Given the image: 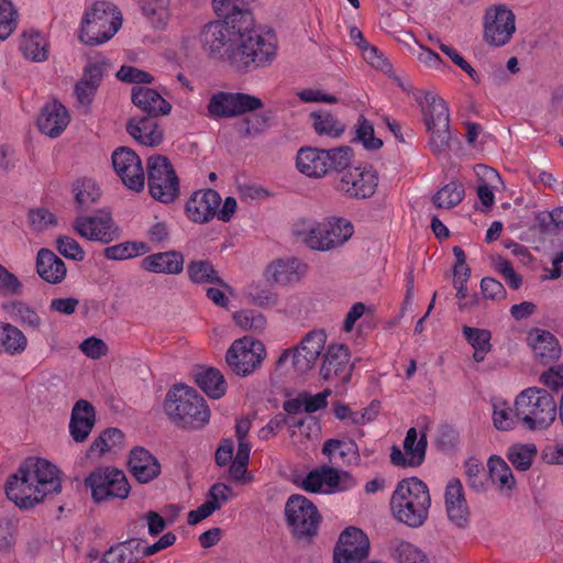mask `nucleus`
<instances>
[{"label": "nucleus", "mask_w": 563, "mask_h": 563, "mask_svg": "<svg viewBox=\"0 0 563 563\" xmlns=\"http://www.w3.org/2000/svg\"><path fill=\"white\" fill-rule=\"evenodd\" d=\"M285 512L288 525L298 536H312L317 532L320 516L317 507L302 495L288 498Z\"/></svg>", "instance_id": "obj_18"}, {"label": "nucleus", "mask_w": 563, "mask_h": 563, "mask_svg": "<svg viewBox=\"0 0 563 563\" xmlns=\"http://www.w3.org/2000/svg\"><path fill=\"white\" fill-rule=\"evenodd\" d=\"M495 271L506 280V283L514 289L520 288L522 278L517 274L511 263L500 256L493 260Z\"/></svg>", "instance_id": "obj_62"}, {"label": "nucleus", "mask_w": 563, "mask_h": 563, "mask_svg": "<svg viewBox=\"0 0 563 563\" xmlns=\"http://www.w3.org/2000/svg\"><path fill=\"white\" fill-rule=\"evenodd\" d=\"M492 421L498 431H512L520 426L518 410L501 398L492 400Z\"/></svg>", "instance_id": "obj_43"}, {"label": "nucleus", "mask_w": 563, "mask_h": 563, "mask_svg": "<svg viewBox=\"0 0 563 563\" xmlns=\"http://www.w3.org/2000/svg\"><path fill=\"white\" fill-rule=\"evenodd\" d=\"M307 273V265L296 257H284L272 261L264 271L268 282L280 286L298 283Z\"/></svg>", "instance_id": "obj_27"}, {"label": "nucleus", "mask_w": 563, "mask_h": 563, "mask_svg": "<svg viewBox=\"0 0 563 563\" xmlns=\"http://www.w3.org/2000/svg\"><path fill=\"white\" fill-rule=\"evenodd\" d=\"M369 554V539L356 527L344 529L334 549V563H362Z\"/></svg>", "instance_id": "obj_19"}, {"label": "nucleus", "mask_w": 563, "mask_h": 563, "mask_svg": "<svg viewBox=\"0 0 563 563\" xmlns=\"http://www.w3.org/2000/svg\"><path fill=\"white\" fill-rule=\"evenodd\" d=\"M263 107L260 98L243 92L218 91L207 104V114L211 119L233 118Z\"/></svg>", "instance_id": "obj_16"}, {"label": "nucleus", "mask_w": 563, "mask_h": 563, "mask_svg": "<svg viewBox=\"0 0 563 563\" xmlns=\"http://www.w3.org/2000/svg\"><path fill=\"white\" fill-rule=\"evenodd\" d=\"M463 334L467 343L473 347V358L475 362L481 363L485 360L490 351L492 333L486 329L473 328L464 325L462 328Z\"/></svg>", "instance_id": "obj_49"}, {"label": "nucleus", "mask_w": 563, "mask_h": 563, "mask_svg": "<svg viewBox=\"0 0 563 563\" xmlns=\"http://www.w3.org/2000/svg\"><path fill=\"white\" fill-rule=\"evenodd\" d=\"M141 267L148 273L177 275L184 269V256L176 251L150 254L143 257Z\"/></svg>", "instance_id": "obj_32"}, {"label": "nucleus", "mask_w": 563, "mask_h": 563, "mask_svg": "<svg viewBox=\"0 0 563 563\" xmlns=\"http://www.w3.org/2000/svg\"><path fill=\"white\" fill-rule=\"evenodd\" d=\"M95 424V409L87 400H78L73 410L69 422V432L76 442H84L90 434Z\"/></svg>", "instance_id": "obj_36"}, {"label": "nucleus", "mask_w": 563, "mask_h": 563, "mask_svg": "<svg viewBox=\"0 0 563 563\" xmlns=\"http://www.w3.org/2000/svg\"><path fill=\"white\" fill-rule=\"evenodd\" d=\"M164 410L174 423L195 430L208 424L211 416L205 398L186 385L175 386L167 393Z\"/></svg>", "instance_id": "obj_5"}, {"label": "nucleus", "mask_w": 563, "mask_h": 563, "mask_svg": "<svg viewBox=\"0 0 563 563\" xmlns=\"http://www.w3.org/2000/svg\"><path fill=\"white\" fill-rule=\"evenodd\" d=\"M189 278L196 284L218 283L219 278L213 266L206 261L192 262L187 268Z\"/></svg>", "instance_id": "obj_57"}, {"label": "nucleus", "mask_w": 563, "mask_h": 563, "mask_svg": "<svg viewBox=\"0 0 563 563\" xmlns=\"http://www.w3.org/2000/svg\"><path fill=\"white\" fill-rule=\"evenodd\" d=\"M236 494L231 486L224 483L213 484L207 494V500L201 504L197 509L189 511L188 523L197 525L201 520L211 516L214 511L219 510L222 506L232 500Z\"/></svg>", "instance_id": "obj_28"}, {"label": "nucleus", "mask_w": 563, "mask_h": 563, "mask_svg": "<svg viewBox=\"0 0 563 563\" xmlns=\"http://www.w3.org/2000/svg\"><path fill=\"white\" fill-rule=\"evenodd\" d=\"M124 441V434L115 428L102 431L91 443L88 456L90 459H99L106 453L119 450Z\"/></svg>", "instance_id": "obj_46"}, {"label": "nucleus", "mask_w": 563, "mask_h": 563, "mask_svg": "<svg viewBox=\"0 0 563 563\" xmlns=\"http://www.w3.org/2000/svg\"><path fill=\"white\" fill-rule=\"evenodd\" d=\"M18 12L11 0H0V43L16 29Z\"/></svg>", "instance_id": "obj_56"}, {"label": "nucleus", "mask_w": 563, "mask_h": 563, "mask_svg": "<svg viewBox=\"0 0 563 563\" xmlns=\"http://www.w3.org/2000/svg\"><path fill=\"white\" fill-rule=\"evenodd\" d=\"M112 165L122 183L131 190L141 191L145 173L139 155L129 147H120L112 154Z\"/></svg>", "instance_id": "obj_21"}, {"label": "nucleus", "mask_w": 563, "mask_h": 563, "mask_svg": "<svg viewBox=\"0 0 563 563\" xmlns=\"http://www.w3.org/2000/svg\"><path fill=\"white\" fill-rule=\"evenodd\" d=\"M526 342L533 360L540 365H549L561 356V344L556 336L548 330L532 328L528 331Z\"/></svg>", "instance_id": "obj_24"}, {"label": "nucleus", "mask_w": 563, "mask_h": 563, "mask_svg": "<svg viewBox=\"0 0 563 563\" xmlns=\"http://www.w3.org/2000/svg\"><path fill=\"white\" fill-rule=\"evenodd\" d=\"M133 103L144 112L154 115H165L172 110V106L156 90L148 87L135 86L132 89Z\"/></svg>", "instance_id": "obj_39"}, {"label": "nucleus", "mask_w": 563, "mask_h": 563, "mask_svg": "<svg viewBox=\"0 0 563 563\" xmlns=\"http://www.w3.org/2000/svg\"><path fill=\"white\" fill-rule=\"evenodd\" d=\"M251 445L249 442H241L234 459L230 463L229 478L240 484H246L252 481V476L247 473V464L250 460Z\"/></svg>", "instance_id": "obj_52"}, {"label": "nucleus", "mask_w": 563, "mask_h": 563, "mask_svg": "<svg viewBox=\"0 0 563 563\" xmlns=\"http://www.w3.org/2000/svg\"><path fill=\"white\" fill-rule=\"evenodd\" d=\"M485 41L494 46H504L516 32V15L506 4L488 7L483 18Z\"/></svg>", "instance_id": "obj_17"}, {"label": "nucleus", "mask_w": 563, "mask_h": 563, "mask_svg": "<svg viewBox=\"0 0 563 563\" xmlns=\"http://www.w3.org/2000/svg\"><path fill=\"white\" fill-rule=\"evenodd\" d=\"M539 380L553 393H563V364L543 372Z\"/></svg>", "instance_id": "obj_64"}, {"label": "nucleus", "mask_w": 563, "mask_h": 563, "mask_svg": "<svg viewBox=\"0 0 563 563\" xmlns=\"http://www.w3.org/2000/svg\"><path fill=\"white\" fill-rule=\"evenodd\" d=\"M128 467L135 479L141 484H147L161 474L158 460L145 448L135 446L130 451Z\"/></svg>", "instance_id": "obj_29"}, {"label": "nucleus", "mask_w": 563, "mask_h": 563, "mask_svg": "<svg viewBox=\"0 0 563 563\" xmlns=\"http://www.w3.org/2000/svg\"><path fill=\"white\" fill-rule=\"evenodd\" d=\"M23 291V284L19 277L0 264V295L19 296Z\"/></svg>", "instance_id": "obj_61"}, {"label": "nucleus", "mask_w": 563, "mask_h": 563, "mask_svg": "<svg viewBox=\"0 0 563 563\" xmlns=\"http://www.w3.org/2000/svg\"><path fill=\"white\" fill-rule=\"evenodd\" d=\"M387 551L398 563H429L428 556L420 548L401 538H391Z\"/></svg>", "instance_id": "obj_42"}, {"label": "nucleus", "mask_w": 563, "mask_h": 563, "mask_svg": "<svg viewBox=\"0 0 563 563\" xmlns=\"http://www.w3.org/2000/svg\"><path fill=\"white\" fill-rule=\"evenodd\" d=\"M19 51L26 60L43 63L49 56L48 38L37 30H26L20 35Z\"/></svg>", "instance_id": "obj_34"}, {"label": "nucleus", "mask_w": 563, "mask_h": 563, "mask_svg": "<svg viewBox=\"0 0 563 563\" xmlns=\"http://www.w3.org/2000/svg\"><path fill=\"white\" fill-rule=\"evenodd\" d=\"M352 485L353 479L346 472L328 466L311 471L301 482V487L306 492L318 494H332L347 489Z\"/></svg>", "instance_id": "obj_22"}, {"label": "nucleus", "mask_w": 563, "mask_h": 563, "mask_svg": "<svg viewBox=\"0 0 563 563\" xmlns=\"http://www.w3.org/2000/svg\"><path fill=\"white\" fill-rule=\"evenodd\" d=\"M277 38L272 31L260 27L240 29L234 69L246 73L271 65L277 55Z\"/></svg>", "instance_id": "obj_4"}, {"label": "nucleus", "mask_w": 563, "mask_h": 563, "mask_svg": "<svg viewBox=\"0 0 563 563\" xmlns=\"http://www.w3.org/2000/svg\"><path fill=\"white\" fill-rule=\"evenodd\" d=\"M430 506L428 486L417 477L399 482L390 499V510L395 519L410 528L423 526L429 517Z\"/></svg>", "instance_id": "obj_2"}, {"label": "nucleus", "mask_w": 563, "mask_h": 563, "mask_svg": "<svg viewBox=\"0 0 563 563\" xmlns=\"http://www.w3.org/2000/svg\"><path fill=\"white\" fill-rule=\"evenodd\" d=\"M444 504L448 517L457 527H465L470 510L464 496V488L460 479L451 478L444 492Z\"/></svg>", "instance_id": "obj_30"}, {"label": "nucleus", "mask_w": 563, "mask_h": 563, "mask_svg": "<svg viewBox=\"0 0 563 563\" xmlns=\"http://www.w3.org/2000/svg\"><path fill=\"white\" fill-rule=\"evenodd\" d=\"M422 118L429 133V145L439 154L448 146L450 141L449 108L445 101L434 92H427L420 102Z\"/></svg>", "instance_id": "obj_9"}, {"label": "nucleus", "mask_w": 563, "mask_h": 563, "mask_svg": "<svg viewBox=\"0 0 563 563\" xmlns=\"http://www.w3.org/2000/svg\"><path fill=\"white\" fill-rule=\"evenodd\" d=\"M80 352L90 360H99L109 353L107 343L97 336H89L79 344Z\"/></svg>", "instance_id": "obj_63"}, {"label": "nucleus", "mask_w": 563, "mask_h": 563, "mask_svg": "<svg viewBox=\"0 0 563 563\" xmlns=\"http://www.w3.org/2000/svg\"><path fill=\"white\" fill-rule=\"evenodd\" d=\"M430 426L428 417L420 418L415 427L408 429L402 448L394 445L390 449V462L395 466L418 467L424 462Z\"/></svg>", "instance_id": "obj_10"}, {"label": "nucleus", "mask_w": 563, "mask_h": 563, "mask_svg": "<svg viewBox=\"0 0 563 563\" xmlns=\"http://www.w3.org/2000/svg\"><path fill=\"white\" fill-rule=\"evenodd\" d=\"M265 357V345L247 335L234 340L225 354L227 364L239 376L251 375Z\"/></svg>", "instance_id": "obj_15"}, {"label": "nucleus", "mask_w": 563, "mask_h": 563, "mask_svg": "<svg viewBox=\"0 0 563 563\" xmlns=\"http://www.w3.org/2000/svg\"><path fill=\"white\" fill-rule=\"evenodd\" d=\"M312 126L318 135L339 137L345 130V125L333 114L328 112H312Z\"/></svg>", "instance_id": "obj_53"}, {"label": "nucleus", "mask_w": 563, "mask_h": 563, "mask_svg": "<svg viewBox=\"0 0 563 563\" xmlns=\"http://www.w3.org/2000/svg\"><path fill=\"white\" fill-rule=\"evenodd\" d=\"M487 471L497 492L504 496H510L517 486V481L507 461L499 455H490L487 460Z\"/></svg>", "instance_id": "obj_35"}, {"label": "nucleus", "mask_w": 563, "mask_h": 563, "mask_svg": "<svg viewBox=\"0 0 563 563\" xmlns=\"http://www.w3.org/2000/svg\"><path fill=\"white\" fill-rule=\"evenodd\" d=\"M351 373L352 366L350 364L349 347L342 343L329 344L322 357L319 371L320 376L324 380L338 378L342 383H346L351 377Z\"/></svg>", "instance_id": "obj_23"}, {"label": "nucleus", "mask_w": 563, "mask_h": 563, "mask_svg": "<svg viewBox=\"0 0 563 563\" xmlns=\"http://www.w3.org/2000/svg\"><path fill=\"white\" fill-rule=\"evenodd\" d=\"M71 192L77 207L81 210L97 203L101 197V189L91 178H79L74 181Z\"/></svg>", "instance_id": "obj_45"}, {"label": "nucleus", "mask_w": 563, "mask_h": 563, "mask_svg": "<svg viewBox=\"0 0 563 563\" xmlns=\"http://www.w3.org/2000/svg\"><path fill=\"white\" fill-rule=\"evenodd\" d=\"M5 314L14 322L31 330H40L43 319L38 311L22 300H9L1 305Z\"/></svg>", "instance_id": "obj_40"}, {"label": "nucleus", "mask_w": 563, "mask_h": 563, "mask_svg": "<svg viewBox=\"0 0 563 563\" xmlns=\"http://www.w3.org/2000/svg\"><path fill=\"white\" fill-rule=\"evenodd\" d=\"M102 70L98 65H89L85 68L80 80L75 85L74 93L80 108L88 109L101 82Z\"/></svg>", "instance_id": "obj_38"}, {"label": "nucleus", "mask_w": 563, "mask_h": 563, "mask_svg": "<svg viewBox=\"0 0 563 563\" xmlns=\"http://www.w3.org/2000/svg\"><path fill=\"white\" fill-rule=\"evenodd\" d=\"M142 14L155 27L163 29L170 18V0H140Z\"/></svg>", "instance_id": "obj_48"}, {"label": "nucleus", "mask_w": 563, "mask_h": 563, "mask_svg": "<svg viewBox=\"0 0 563 563\" xmlns=\"http://www.w3.org/2000/svg\"><path fill=\"white\" fill-rule=\"evenodd\" d=\"M136 555L132 542H122L110 548L102 556V563H134Z\"/></svg>", "instance_id": "obj_58"}, {"label": "nucleus", "mask_w": 563, "mask_h": 563, "mask_svg": "<svg viewBox=\"0 0 563 563\" xmlns=\"http://www.w3.org/2000/svg\"><path fill=\"white\" fill-rule=\"evenodd\" d=\"M378 176L372 166H354L341 176L339 190L351 198L364 199L375 194Z\"/></svg>", "instance_id": "obj_20"}, {"label": "nucleus", "mask_w": 563, "mask_h": 563, "mask_svg": "<svg viewBox=\"0 0 563 563\" xmlns=\"http://www.w3.org/2000/svg\"><path fill=\"white\" fill-rule=\"evenodd\" d=\"M327 159L324 150L302 147L296 155V168L309 178H321L329 173Z\"/></svg>", "instance_id": "obj_33"}, {"label": "nucleus", "mask_w": 563, "mask_h": 563, "mask_svg": "<svg viewBox=\"0 0 563 563\" xmlns=\"http://www.w3.org/2000/svg\"><path fill=\"white\" fill-rule=\"evenodd\" d=\"M151 196L163 203L173 202L179 194L178 178L169 161L161 155L147 159Z\"/></svg>", "instance_id": "obj_14"}, {"label": "nucleus", "mask_w": 563, "mask_h": 563, "mask_svg": "<svg viewBox=\"0 0 563 563\" xmlns=\"http://www.w3.org/2000/svg\"><path fill=\"white\" fill-rule=\"evenodd\" d=\"M356 136L367 150H378L383 146V141L375 136L373 124L363 115L357 121Z\"/></svg>", "instance_id": "obj_60"}, {"label": "nucleus", "mask_w": 563, "mask_h": 563, "mask_svg": "<svg viewBox=\"0 0 563 563\" xmlns=\"http://www.w3.org/2000/svg\"><path fill=\"white\" fill-rule=\"evenodd\" d=\"M520 426L528 431H544L555 421L556 401L541 387H527L514 400Z\"/></svg>", "instance_id": "obj_6"}, {"label": "nucleus", "mask_w": 563, "mask_h": 563, "mask_svg": "<svg viewBox=\"0 0 563 563\" xmlns=\"http://www.w3.org/2000/svg\"><path fill=\"white\" fill-rule=\"evenodd\" d=\"M322 453L331 463L350 462L356 459L357 448L350 440L330 439L324 442Z\"/></svg>", "instance_id": "obj_51"}, {"label": "nucleus", "mask_w": 563, "mask_h": 563, "mask_svg": "<svg viewBox=\"0 0 563 563\" xmlns=\"http://www.w3.org/2000/svg\"><path fill=\"white\" fill-rule=\"evenodd\" d=\"M71 229L81 239L100 244H110L121 235L119 225L107 210L76 217Z\"/></svg>", "instance_id": "obj_12"}, {"label": "nucleus", "mask_w": 563, "mask_h": 563, "mask_svg": "<svg viewBox=\"0 0 563 563\" xmlns=\"http://www.w3.org/2000/svg\"><path fill=\"white\" fill-rule=\"evenodd\" d=\"M35 271L44 282L51 285L60 284L67 275L65 262L46 247L40 249L36 253Z\"/></svg>", "instance_id": "obj_31"}, {"label": "nucleus", "mask_w": 563, "mask_h": 563, "mask_svg": "<svg viewBox=\"0 0 563 563\" xmlns=\"http://www.w3.org/2000/svg\"><path fill=\"white\" fill-rule=\"evenodd\" d=\"M57 252L67 260L81 262L86 257V252L80 243L73 236L60 234L55 240Z\"/></svg>", "instance_id": "obj_55"}, {"label": "nucleus", "mask_w": 563, "mask_h": 563, "mask_svg": "<svg viewBox=\"0 0 563 563\" xmlns=\"http://www.w3.org/2000/svg\"><path fill=\"white\" fill-rule=\"evenodd\" d=\"M537 453L534 443H515L507 449L506 456L517 471L526 472L531 468Z\"/></svg>", "instance_id": "obj_50"}, {"label": "nucleus", "mask_w": 563, "mask_h": 563, "mask_svg": "<svg viewBox=\"0 0 563 563\" xmlns=\"http://www.w3.org/2000/svg\"><path fill=\"white\" fill-rule=\"evenodd\" d=\"M126 130L139 144L144 146H157L164 136L163 130L153 118L131 119Z\"/></svg>", "instance_id": "obj_37"}, {"label": "nucleus", "mask_w": 563, "mask_h": 563, "mask_svg": "<svg viewBox=\"0 0 563 563\" xmlns=\"http://www.w3.org/2000/svg\"><path fill=\"white\" fill-rule=\"evenodd\" d=\"M150 252V247L142 241H124L103 250V256L109 261H126Z\"/></svg>", "instance_id": "obj_47"}, {"label": "nucleus", "mask_w": 563, "mask_h": 563, "mask_svg": "<svg viewBox=\"0 0 563 563\" xmlns=\"http://www.w3.org/2000/svg\"><path fill=\"white\" fill-rule=\"evenodd\" d=\"M464 198V188L456 181L443 186L433 196V203L438 208L450 209L457 206Z\"/></svg>", "instance_id": "obj_54"}, {"label": "nucleus", "mask_w": 563, "mask_h": 563, "mask_svg": "<svg viewBox=\"0 0 563 563\" xmlns=\"http://www.w3.org/2000/svg\"><path fill=\"white\" fill-rule=\"evenodd\" d=\"M85 485L90 489L96 503L113 498L125 499L131 490L124 472L114 467L95 470L86 477Z\"/></svg>", "instance_id": "obj_11"}, {"label": "nucleus", "mask_w": 563, "mask_h": 563, "mask_svg": "<svg viewBox=\"0 0 563 563\" xmlns=\"http://www.w3.org/2000/svg\"><path fill=\"white\" fill-rule=\"evenodd\" d=\"M296 233L310 250L329 252L343 246L353 236L354 225L342 217L303 219L297 224Z\"/></svg>", "instance_id": "obj_3"}, {"label": "nucleus", "mask_w": 563, "mask_h": 563, "mask_svg": "<svg viewBox=\"0 0 563 563\" xmlns=\"http://www.w3.org/2000/svg\"><path fill=\"white\" fill-rule=\"evenodd\" d=\"M328 335L324 330H312L308 332L292 350H286L279 356L278 363L283 364L291 358L296 373L306 374L310 372L322 353L327 350Z\"/></svg>", "instance_id": "obj_13"}, {"label": "nucleus", "mask_w": 563, "mask_h": 563, "mask_svg": "<svg viewBox=\"0 0 563 563\" xmlns=\"http://www.w3.org/2000/svg\"><path fill=\"white\" fill-rule=\"evenodd\" d=\"M197 385L212 399H220L227 391V383L220 371L206 367L196 373Z\"/></svg>", "instance_id": "obj_44"}, {"label": "nucleus", "mask_w": 563, "mask_h": 563, "mask_svg": "<svg viewBox=\"0 0 563 563\" xmlns=\"http://www.w3.org/2000/svg\"><path fill=\"white\" fill-rule=\"evenodd\" d=\"M240 27L229 22L216 21L206 24L199 35L202 49L213 59L234 68Z\"/></svg>", "instance_id": "obj_8"}, {"label": "nucleus", "mask_w": 563, "mask_h": 563, "mask_svg": "<svg viewBox=\"0 0 563 563\" xmlns=\"http://www.w3.org/2000/svg\"><path fill=\"white\" fill-rule=\"evenodd\" d=\"M27 345L29 340L19 327L0 321V354L18 356L26 351Z\"/></svg>", "instance_id": "obj_41"}, {"label": "nucleus", "mask_w": 563, "mask_h": 563, "mask_svg": "<svg viewBox=\"0 0 563 563\" xmlns=\"http://www.w3.org/2000/svg\"><path fill=\"white\" fill-rule=\"evenodd\" d=\"M63 488V473L51 461L30 456L5 484L8 498L21 509H30L43 503L49 495L59 494Z\"/></svg>", "instance_id": "obj_1"}, {"label": "nucleus", "mask_w": 563, "mask_h": 563, "mask_svg": "<svg viewBox=\"0 0 563 563\" xmlns=\"http://www.w3.org/2000/svg\"><path fill=\"white\" fill-rule=\"evenodd\" d=\"M70 122L69 110L58 100L46 102L37 117V128L48 137H58Z\"/></svg>", "instance_id": "obj_25"}, {"label": "nucleus", "mask_w": 563, "mask_h": 563, "mask_svg": "<svg viewBox=\"0 0 563 563\" xmlns=\"http://www.w3.org/2000/svg\"><path fill=\"white\" fill-rule=\"evenodd\" d=\"M220 203L221 197L216 190H198L187 200L185 212L192 222L205 223L216 217Z\"/></svg>", "instance_id": "obj_26"}, {"label": "nucleus", "mask_w": 563, "mask_h": 563, "mask_svg": "<svg viewBox=\"0 0 563 563\" xmlns=\"http://www.w3.org/2000/svg\"><path fill=\"white\" fill-rule=\"evenodd\" d=\"M122 24L121 12L107 1H96L85 11L79 29V41L87 45H100L109 41Z\"/></svg>", "instance_id": "obj_7"}, {"label": "nucleus", "mask_w": 563, "mask_h": 563, "mask_svg": "<svg viewBox=\"0 0 563 563\" xmlns=\"http://www.w3.org/2000/svg\"><path fill=\"white\" fill-rule=\"evenodd\" d=\"M236 325L245 331H262L266 327V318L254 310H242L233 314Z\"/></svg>", "instance_id": "obj_59"}]
</instances>
